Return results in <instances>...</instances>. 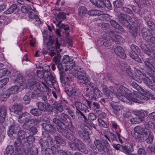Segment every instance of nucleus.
I'll return each mask as SVG.
<instances>
[{"instance_id":"f257e3e1","label":"nucleus","mask_w":155,"mask_h":155,"mask_svg":"<svg viewBox=\"0 0 155 155\" xmlns=\"http://www.w3.org/2000/svg\"><path fill=\"white\" fill-rule=\"evenodd\" d=\"M114 94L120 100L124 102H128L129 101L138 102L139 99L141 98L140 94L136 91H134L133 94L128 89L124 86L120 85L119 89L117 90L116 88L113 89Z\"/></svg>"},{"instance_id":"f03ea898","label":"nucleus","mask_w":155,"mask_h":155,"mask_svg":"<svg viewBox=\"0 0 155 155\" xmlns=\"http://www.w3.org/2000/svg\"><path fill=\"white\" fill-rule=\"evenodd\" d=\"M134 133L132 134V136L140 142H142L146 140L147 143H152L153 136L150 129L140 126H137L134 128Z\"/></svg>"},{"instance_id":"7ed1b4c3","label":"nucleus","mask_w":155,"mask_h":155,"mask_svg":"<svg viewBox=\"0 0 155 155\" xmlns=\"http://www.w3.org/2000/svg\"><path fill=\"white\" fill-rule=\"evenodd\" d=\"M64 136L70 140H73V141L68 143L69 146L72 150H78L86 153H88V151L82 142L79 139L75 138L71 133L68 132Z\"/></svg>"},{"instance_id":"20e7f679","label":"nucleus","mask_w":155,"mask_h":155,"mask_svg":"<svg viewBox=\"0 0 155 155\" xmlns=\"http://www.w3.org/2000/svg\"><path fill=\"white\" fill-rule=\"evenodd\" d=\"M152 78L151 77H147L146 74L142 73L140 70H136V73L134 74L132 78L133 79L139 83L143 81L148 87L155 91V85L150 81L151 78Z\"/></svg>"},{"instance_id":"39448f33","label":"nucleus","mask_w":155,"mask_h":155,"mask_svg":"<svg viewBox=\"0 0 155 155\" xmlns=\"http://www.w3.org/2000/svg\"><path fill=\"white\" fill-rule=\"evenodd\" d=\"M18 121L21 123H24L22 127L25 130L30 129L31 125H37L39 122L37 119H31L30 114L26 112L24 113L22 116H19Z\"/></svg>"},{"instance_id":"423d86ee","label":"nucleus","mask_w":155,"mask_h":155,"mask_svg":"<svg viewBox=\"0 0 155 155\" xmlns=\"http://www.w3.org/2000/svg\"><path fill=\"white\" fill-rule=\"evenodd\" d=\"M53 121L54 123L56 124L58 131L64 136L66 135L68 132L66 129V126L61 121L58 117L53 119Z\"/></svg>"},{"instance_id":"0eeeda50","label":"nucleus","mask_w":155,"mask_h":155,"mask_svg":"<svg viewBox=\"0 0 155 155\" xmlns=\"http://www.w3.org/2000/svg\"><path fill=\"white\" fill-rule=\"evenodd\" d=\"M65 45V42L61 39L60 37H58L56 39L55 43V46L56 47V48L52 46L51 48H50L49 49L50 51L49 52V54L51 57L54 56L56 54L57 48H58L59 49L61 46H63Z\"/></svg>"},{"instance_id":"6e6552de","label":"nucleus","mask_w":155,"mask_h":155,"mask_svg":"<svg viewBox=\"0 0 155 155\" xmlns=\"http://www.w3.org/2000/svg\"><path fill=\"white\" fill-rule=\"evenodd\" d=\"M19 91L18 86L15 85L12 86L7 89L4 93L0 97V99L2 101L6 100L10 95L15 94Z\"/></svg>"},{"instance_id":"1a4fd4ad","label":"nucleus","mask_w":155,"mask_h":155,"mask_svg":"<svg viewBox=\"0 0 155 155\" xmlns=\"http://www.w3.org/2000/svg\"><path fill=\"white\" fill-rule=\"evenodd\" d=\"M15 83H18L19 84L18 87L19 91H21L27 87V84L25 79L23 76H19L14 81Z\"/></svg>"},{"instance_id":"9d476101","label":"nucleus","mask_w":155,"mask_h":155,"mask_svg":"<svg viewBox=\"0 0 155 155\" xmlns=\"http://www.w3.org/2000/svg\"><path fill=\"white\" fill-rule=\"evenodd\" d=\"M74 105L76 109V112H78V111H82L86 113L89 111V108L88 107L80 102L75 101L74 103Z\"/></svg>"},{"instance_id":"9b49d317","label":"nucleus","mask_w":155,"mask_h":155,"mask_svg":"<svg viewBox=\"0 0 155 155\" xmlns=\"http://www.w3.org/2000/svg\"><path fill=\"white\" fill-rule=\"evenodd\" d=\"M97 149L98 151L102 154L106 153L108 155L111 154V150L110 147L107 145V146H104L103 143H102Z\"/></svg>"},{"instance_id":"f8f14e48","label":"nucleus","mask_w":155,"mask_h":155,"mask_svg":"<svg viewBox=\"0 0 155 155\" xmlns=\"http://www.w3.org/2000/svg\"><path fill=\"white\" fill-rule=\"evenodd\" d=\"M78 133L79 136L84 141H87L90 139V137L88 132L86 128H81L78 131Z\"/></svg>"},{"instance_id":"ddd939ff","label":"nucleus","mask_w":155,"mask_h":155,"mask_svg":"<svg viewBox=\"0 0 155 155\" xmlns=\"http://www.w3.org/2000/svg\"><path fill=\"white\" fill-rule=\"evenodd\" d=\"M23 108V106L20 104L15 103L13 105L12 108V111L13 112L16 114L18 115V117L20 116H22L21 110Z\"/></svg>"},{"instance_id":"4468645a","label":"nucleus","mask_w":155,"mask_h":155,"mask_svg":"<svg viewBox=\"0 0 155 155\" xmlns=\"http://www.w3.org/2000/svg\"><path fill=\"white\" fill-rule=\"evenodd\" d=\"M110 105L113 109V112L116 115H118L121 112L122 110L125 108L124 106L111 103Z\"/></svg>"},{"instance_id":"2eb2a0df","label":"nucleus","mask_w":155,"mask_h":155,"mask_svg":"<svg viewBox=\"0 0 155 155\" xmlns=\"http://www.w3.org/2000/svg\"><path fill=\"white\" fill-rule=\"evenodd\" d=\"M65 91L68 95L69 97L73 95L77 96L78 94L77 89L74 86H69Z\"/></svg>"},{"instance_id":"dca6fc26","label":"nucleus","mask_w":155,"mask_h":155,"mask_svg":"<svg viewBox=\"0 0 155 155\" xmlns=\"http://www.w3.org/2000/svg\"><path fill=\"white\" fill-rule=\"evenodd\" d=\"M36 106L40 111H49L51 110V106L48 103L44 104L41 102H38L37 103Z\"/></svg>"},{"instance_id":"f3484780","label":"nucleus","mask_w":155,"mask_h":155,"mask_svg":"<svg viewBox=\"0 0 155 155\" xmlns=\"http://www.w3.org/2000/svg\"><path fill=\"white\" fill-rule=\"evenodd\" d=\"M27 82L29 85L30 89L31 90L37 91L38 87V83L34 78H31L28 80Z\"/></svg>"},{"instance_id":"a211bd4d","label":"nucleus","mask_w":155,"mask_h":155,"mask_svg":"<svg viewBox=\"0 0 155 155\" xmlns=\"http://www.w3.org/2000/svg\"><path fill=\"white\" fill-rule=\"evenodd\" d=\"M114 51L115 54L122 59H125L126 58V54L124 53V49L120 46H118L114 49Z\"/></svg>"},{"instance_id":"6ab92c4d","label":"nucleus","mask_w":155,"mask_h":155,"mask_svg":"<svg viewBox=\"0 0 155 155\" xmlns=\"http://www.w3.org/2000/svg\"><path fill=\"white\" fill-rule=\"evenodd\" d=\"M25 141H21L19 140H17L15 141L14 145L16 150L15 152H21L22 148L23 147V143L24 144Z\"/></svg>"},{"instance_id":"aec40b11","label":"nucleus","mask_w":155,"mask_h":155,"mask_svg":"<svg viewBox=\"0 0 155 155\" xmlns=\"http://www.w3.org/2000/svg\"><path fill=\"white\" fill-rule=\"evenodd\" d=\"M113 147L117 150H120L127 155L130 154V151L126 146H122L119 144H114Z\"/></svg>"},{"instance_id":"412c9836","label":"nucleus","mask_w":155,"mask_h":155,"mask_svg":"<svg viewBox=\"0 0 155 155\" xmlns=\"http://www.w3.org/2000/svg\"><path fill=\"white\" fill-rule=\"evenodd\" d=\"M74 75L78 79L84 81L86 82L88 81L86 74L83 73L82 72H77Z\"/></svg>"},{"instance_id":"4be33fe9","label":"nucleus","mask_w":155,"mask_h":155,"mask_svg":"<svg viewBox=\"0 0 155 155\" xmlns=\"http://www.w3.org/2000/svg\"><path fill=\"white\" fill-rule=\"evenodd\" d=\"M17 5L12 4L3 12V13L6 15L12 14L17 10Z\"/></svg>"},{"instance_id":"5701e85b","label":"nucleus","mask_w":155,"mask_h":155,"mask_svg":"<svg viewBox=\"0 0 155 155\" xmlns=\"http://www.w3.org/2000/svg\"><path fill=\"white\" fill-rule=\"evenodd\" d=\"M54 113V116L58 117L61 121H65L69 118V116L68 114L63 113H60V114H59L58 111H57Z\"/></svg>"},{"instance_id":"b1692460","label":"nucleus","mask_w":155,"mask_h":155,"mask_svg":"<svg viewBox=\"0 0 155 155\" xmlns=\"http://www.w3.org/2000/svg\"><path fill=\"white\" fill-rule=\"evenodd\" d=\"M103 91L108 99L114 102V100H113V97H112V93L110 89L106 87H103Z\"/></svg>"},{"instance_id":"393cba45","label":"nucleus","mask_w":155,"mask_h":155,"mask_svg":"<svg viewBox=\"0 0 155 155\" xmlns=\"http://www.w3.org/2000/svg\"><path fill=\"white\" fill-rule=\"evenodd\" d=\"M41 84L40 83H38V87L37 90L42 92H45L48 90V87L46 84L44 83H42Z\"/></svg>"},{"instance_id":"a878e982","label":"nucleus","mask_w":155,"mask_h":155,"mask_svg":"<svg viewBox=\"0 0 155 155\" xmlns=\"http://www.w3.org/2000/svg\"><path fill=\"white\" fill-rule=\"evenodd\" d=\"M66 18V14L64 12H60L57 15L56 19L58 22V24L60 25L62 19H64Z\"/></svg>"},{"instance_id":"bb28decb","label":"nucleus","mask_w":155,"mask_h":155,"mask_svg":"<svg viewBox=\"0 0 155 155\" xmlns=\"http://www.w3.org/2000/svg\"><path fill=\"white\" fill-rule=\"evenodd\" d=\"M110 23L111 25L115 28L123 32H125V30L123 27L120 26L116 21L114 20H111Z\"/></svg>"},{"instance_id":"cd10ccee","label":"nucleus","mask_w":155,"mask_h":155,"mask_svg":"<svg viewBox=\"0 0 155 155\" xmlns=\"http://www.w3.org/2000/svg\"><path fill=\"white\" fill-rule=\"evenodd\" d=\"M6 109L4 107H0V122H3L6 114Z\"/></svg>"},{"instance_id":"c85d7f7f","label":"nucleus","mask_w":155,"mask_h":155,"mask_svg":"<svg viewBox=\"0 0 155 155\" xmlns=\"http://www.w3.org/2000/svg\"><path fill=\"white\" fill-rule=\"evenodd\" d=\"M104 136L109 141H110V138L113 140H115L116 139V137L114 135L108 131L105 132Z\"/></svg>"},{"instance_id":"c756f323","label":"nucleus","mask_w":155,"mask_h":155,"mask_svg":"<svg viewBox=\"0 0 155 155\" xmlns=\"http://www.w3.org/2000/svg\"><path fill=\"white\" fill-rule=\"evenodd\" d=\"M18 139L17 140H19L21 141H25V138L26 135L25 132L23 130H20L18 134Z\"/></svg>"},{"instance_id":"7c9ffc66","label":"nucleus","mask_w":155,"mask_h":155,"mask_svg":"<svg viewBox=\"0 0 155 155\" xmlns=\"http://www.w3.org/2000/svg\"><path fill=\"white\" fill-rule=\"evenodd\" d=\"M72 59L71 61L65 64V70L66 71L71 70L75 66V64L72 61Z\"/></svg>"},{"instance_id":"2f4dec72","label":"nucleus","mask_w":155,"mask_h":155,"mask_svg":"<svg viewBox=\"0 0 155 155\" xmlns=\"http://www.w3.org/2000/svg\"><path fill=\"white\" fill-rule=\"evenodd\" d=\"M50 68L49 66L47 65L45 67L43 70V77L48 78L51 74L50 71Z\"/></svg>"},{"instance_id":"473e14b6","label":"nucleus","mask_w":155,"mask_h":155,"mask_svg":"<svg viewBox=\"0 0 155 155\" xmlns=\"http://www.w3.org/2000/svg\"><path fill=\"white\" fill-rule=\"evenodd\" d=\"M60 79L61 83L65 84H68V81L70 80L68 77L65 76L64 73L62 74V73L60 75Z\"/></svg>"},{"instance_id":"72a5a7b5","label":"nucleus","mask_w":155,"mask_h":155,"mask_svg":"<svg viewBox=\"0 0 155 155\" xmlns=\"http://www.w3.org/2000/svg\"><path fill=\"white\" fill-rule=\"evenodd\" d=\"M102 143V141L100 140L95 139L94 141V144H91L90 147L92 149L96 150Z\"/></svg>"},{"instance_id":"f704fd0d","label":"nucleus","mask_w":155,"mask_h":155,"mask_svg":"<svg viewBox=\"0 0 155 155\" xmlns=\"http://www.w3.org/2000/svg\"><path fill=\"white\" fill-rule=\"evenodd\" d=\"M53 104L54 107L58 111L61 112L63 111V109L62 105V103L61 102H58L57 101L55 102Z\"/></svg>"},{"instance_id":"c9c22d12","label":"nucleus","mask_w":155,"mask_h":155,"mask_svg":"<svg viewBox=\"0 0 155 155\" xmlns=\"http://www.w3.org/2000/svg\"><path fill=\"white\" fill-rule=\"evenodd\" d=\"M90 1L93 5L99 8L102 7L104 5L102 0H90Z\"/></svg>"},{"instance_id":"e433bc0d","label":"nucleus","mask_w":155,"mask_h":155,"mask_svg":"<svg viewBox=\"0 0 155 155\" xmlns=\"http://www.w3.org/2000/svg\"><path fill=\"white\" fill-rule=\"evenodd\" d=\"M138 91H139L141 94L139 93L140 94V97L141 98H140L139 99V100H138V102H139V101H140V99L141 100H143V96L142 95L144 96H146L147 95H148L149 93V92L147 91L146 90H145L143 89V88H142L141 87H140V88L139 89V90Z\"/></svg>"},{"instance_id":"4c0bfd02","label":"nucleus","mask_w":155,"mask_h":155,"mask_svg":"<svg viewBox=\"0 0 155 155\" xmlns=\"http://www.w3.org/2000/svg\"><path fill=\"white\" fill-rule=\"evenodd\" d=\"M138 91H139L141 94L139 93L140 94V97L141 98H140L139 99V100H138V102H139V101H140V99L141 100H143V96L142 95L144 96H146L147 95H148L149 93V92L147 91L146 90H145L143 89V88H142L141 87H140V88L139 89V90Z\"/></svg>"},{"instance_id":"58836bf2","label":"nucleus","mask_w":155,"mask_h":155,"mask_svg":"<svg viewBox=\"0 0 155 155\" xmlns=\"http://www.w3.org/2000/svg\"><path fill=\"white\" fill-rule=\"evenodd\" d=\"M129 55L130 57L134 60L138 62L141 63V60L136 52H130Z\"/></svg>"},{"instance_id":"ea45409f","label":"nucleus","mask_w":155,"mask_h":155,"mask_svg":"<svg viewBox=\"0 0 155 155\" xmlns=\"http://www.w3.org/2000/svg\"><path fill=\"white\" fill-rule=\"evenodd\" d=\"M26 138L25 143L29 145L33 143L35 140V138L32 135L30 134L29 136H26Z\"/></svg>"},{"instance_id":"a19ab883","label":"nucleus","mask_w":155,"mask_h":155,"mask_svg":"<svg viewBox=\"0 0 155 155\" xmlns=\"http://www.w3.org/2000/svg\"><path fill=\"white\" fill-rule=\"evenodd\" d=\"M13 152L14 148L13 146L9 145L7 147L4 155H11Z\"/></svg>"},{"instance_id":"79ce46f5","label":"nucleus","mask_w":155,"mask_h":155,"mask_svg":"<svg viewBox=\"0 0 155 155\" xmlns=\"http://www.w3.org/2000/svg\"><path fill=\"white\" fill-rule=\"evenodd\" d=\"M79 15L81 17H83L87 13V10L84 6H81L78 8Z\"/></svg>"},{"instance_id":"37998d69","label":"nucleus","mask_w":155,"mask_h":155,"mask_svg":"<svg viewBox=\"0 0 155 155\" xmlns=\"http://www.w3.org/2000/svg\"><path fill=\"white\" fill-rule=\"evenodd\" d=\"M119 21L120 22H122L127 19L129 21V19L130 17L126 14H124L123 13L120 14L119 16Z\"/></svg>"},{"instance_id":"c03bdc74","label":"nucleus","mask_w":155,"mask_h":155,"mask_svg":"<svg viewBox=\"0 0 155 155\" xmlns=\"http://www.w3.org/2000/svg\"><path fill=\"white\" fill-rule=\"evenodd\" d=\"M129 21L132 23L134 28H137L140 25L138 20L134 18H132L129 19Z\"/></svg>"},{"instance_id":"a18cd8bd","label":"nucleus","mask_w":155,"mask_h":155,"mask_svg":"<svg viewBox=\"0 0 155 155\" xmlns=\"http://www.w3.org/2000/svg\"><path fill=\"white\" fill-rule=\"evenodd\" d=\"M30 112L33 115L37 116L40 115L41 113V112L39 109L36 108L31 109Z\"/></svg>"},{"instance_id":"49530a36","label":"nucleus","mask_w":155,"mask_h":155,"mask_svg":"<svg viewBox=\"0 0 155 155\" xmlns=\"http://www.w3.org/2000/svg\"><path fill=\"white\" fill-rule=\"evenodd\" d=\"M15 130V125H11L9 127V130L7 131V134L10 137H12Z\"/></svg>"},{"instance_id":"de8ad7c7","label":"nucleus","mask_w":155,"mask_h":155,"mask_svg":"<svg viewBox=\"0 0 155 155\" xmlns=\"http://www.w3.org/2000/svg\"><path fill=\"white\" fill-rule=\"evenodd\" d=\"M57 144H59L64 145L65 143L62 138L59 136H55L54 138Z\"/></svg>"},{"instance_id":"09e8293b","label":"nucleus","mask_w":155,"mask_h":155,"mask_svg":"<svg viewBox=\"0 0 155 155\" xmlns=\"http://www.w3.org/2000/svg\"><path fill=\"white\" fill-rule=\"evenodd\" d=\"M31 9L32 7L30 5L24 6H21V12L25 13H28L29 11Z\"/></svg>"},{"instance_id":"8fccbe9b","label":"nucleus","mask_w":155,"mask_h":155,"mask_svg":"<svg viewBox=\"0 0 155 155\" xmlns=\"http://www.w3.org/2000/svg\"><path fill=\"white\" fill-rule=\"evenodd\" d=\"M23 150L25 154H28L31 151V148L30 149V145L29 144L26 143L25 145L23 146Z\"/></svg>"},{"instance_id":"3c124183","label":"nucleus","mask_w":155,"mask_h":155,"mask_svg":"<svg viewBox=\"0 0 155 155\" xmlns=\"http://www.w3.org/2000/svg\"><path fill=\"white\" fill-rule=\"evenodd\" d=\"M43 41L45 43L47 44V46L48 47L52 46L53 44L55 42L52 39H48V38L45 37L43 39Z\"/></svg>"},{"instance_id":"603ef678","label":"nucleus","mask_w":155,"mask_h":155,"mask_svg":"<svg viewBox=\"0 0 155 155\" xmlns=\"http://www.w3.org/2000/svg\"><path fill=\"white\" fill-rule=\"evenodd\" d=\"M142 119L141 118H140L138 116H137L136 117L131 118L130 120L133 124H137L142 122Z\"/></svg>"},{"instance_id":"864d4df0","label":"nucleus","mask_w":155,"mask_h":155,"mask_svg":"<svg viewBox=\"0 0 155 155\" xmlns=\"http://www.w3.org/2000/svg\"><path fill=\"white\" fill-rule=\"evenodd\" d=\"M100 11L97 10H91L89 11L88 14L90 16H95L100 14Z\"/></svg>"},{"instance_id":"5fc2aeb1","label":"nucleus","mask_w":155,"mask_h":155,"mask_svg":"<svg viewBox=\"0 0 155 155\" xmlns=\"http://www.w3.org/2000/svg\"><path fill=\"white\" fill-rule=\"evenodd\" d=\"M130 154L128 155H146V153L143 148L139 149L137 151V154H133L130 151Z\"/></svg>"},{"instance_id":"6e6d98bb","label":"nucleus","mask_w":155,"mask_h":155,"mask_svg":"<svg viewBox=\"0 0 155 155\" xmlns=\"http://www.w3.org/2000/svg\"><path fill=\"white\" fill-rule=\"evenodd\" d=\"M86 96L88 97L89 100H95L96 97L95 96L94 92L92 91H90L86 93Z\"/></svg>"},{"instance_id":"4d7b16f0","label":"nucleus","mask_w":155,"mask_h":155,"mask_svg":"<svg viewBox=\"0 0 155 155\" xmlns=\"http://www.w3.org/2000/svg\"><path fill=\"white\" fill-rule=\"evenodd\" d=\"M130 29V32L132 35L134 37H136L137 33L138 28H134V26H131V28Z\"/></svg>"},{"instance_id":"13d9d810","label":"nucleus","mask_w":155,"mask_h":155,"mask_svg":"<svg viewBox=\"0 0 155 155\" xmlns=\"http://www.w3.org/2000/svg\"><path fill=\"white\" fill-rule=\"evenodd\" d=\"M97 120L101 126L104 127L105 128L108 127L109 124L101 119H98Z\"/></svg>"},{"instance_id":"bf43d9fd","label":"nucleus","mask_w":155,"mask_h":155,"mask_svg":"<svg viewBox=\"0 0 155 155\" xmlns=\"http://www.w3.org/2000/svg\"><path fill=\"white\" fill-rule=\"evenodd\" d=\"M8 78H5L0 81V88H2L8 82Z\"/></svg>"},{"instance_id":"052dcab7","label":"nucleus","mask_w":155,"mask_h":155,"mask_svg":"<svg viewBox=\"0 0 155 155\" xmlns=\"http://www.w3.org/2000/svg\"><path fill=\"white\" fill-rule=\"evenodd\" d=\"M2 122H0V139H3L5 137V133L2 129L3 127Z\"/></svg>"},{"instance_id":"680f3d73","label":"nucleus","mask_w":155,"mask_h":155,"mask_svg":"<svg viewBox=\"0 0 155 155\" xmlns=\"http://www.w3.org/2000/svg\"><path fill=\"white\" fill-rule=\"evenodd\" d=\"M58 68L59 70L60 71L59 72L60 75L62 73V74L64 73V70H65L64 66V67L63 65L61 63H59L58 64Z\"/></svg>"},{"instance_id":"e2e57ef3","label":"nucleus","mask_w":155,"mask_h":155,"mask_svg":"<svg viewBox=\"0 0 155 155\" xmlns=\"http://www.w3.org/2000/svg\"><path fill=\"white\" fill-rule=\"evenodd\" d=\"M126 71L128 75L131 78L134 74V72L129 67L126 68Z\"/></svg>"},{"instance_id":"0e129e2a","label":"nucleus","mask_w":155,"mask_h":155,"mask_svg":"<svg viewBox=\"0 0 155 155\" xmlns=\"http://www.w3.org/2000/svg\"><path fill=\"white\" fill-rule=\"evenodd\" d=\"M38 149L35 147L33 146L31 148L30 155H37Z\"/></svg>"},{"instance_id":"69168bd1","label":"nucleus","mask_w":155,"mask_h":155,"mask_svg":"<svg viewBox=\"0 0 155 155\" xmlns=\"http://www.w3.org/2000/svg\"><path fill=\"white\" fill-rule=\"evenodd\" d=\"M93 92L95 97H100L102 96V93L97 88H95Z\"/></svg>"},{"instance_id":"338daca9","label":"nucleus","mask_w":155,"mask_h":155,"mask_svg":"<svg viewBox=\"0 0 155 155\" xmlns=\"http://www.w3.org/2000/svg\"><path fill=\"white\" fill-rule=\"evenodd\" d=\"M104 5L105 7L107 8L108 9H111V5L110 4V2L109 0H104L103 1Z\"/></svg>"},{"instance_id":"774afa93","label":"nucleus","mask_w":155,"mask_h":155,"mask_svg":"<svg viewBox=\"0 0 155 155\" xmlns=\"http://www.w3.org/2000/svg\"><path fill=\"white\" fill-rule=\"evenodd\" d=\"M71 61V59L68 55H65L63 56L62 62L64 64H65Z\"/></svg>"}]
</instances>
